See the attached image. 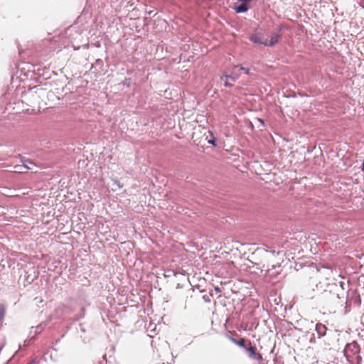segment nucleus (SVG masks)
<instances>
[{"label":"nucleus","instance_id":"f257e3e1","mask_svg":"<svg viewBox=\"0 0 364 364\" xmlns=\"http://www.w3.org/2000/svg\"><path fill=\"white\" fill-rule=\"evenodd\" d=\"M240 75V71L238 70V65L234 66L231 72V74L225 75L224 76V77L225 78V85L226 87H231L232 83L228 82V80H231L232 82H235L239 77Z\"/></svg>","mask_w":364,"mask_h":364},{"label":"nucleus","instance_id":"f03ea898","mask_svg":"<svg viewBox=\"0 0 364 364\" xmlns=\"http://www.w3.org/2000/svg\"><path fill=\"white\" fill-rule=\"evenodd\" d=\"M277 29L278 32L274 33L269 41L266 39L265 46H273L279 41L281 35L279 33L282 30V26H279Z\"/></svg>","mask_w":364,"mask_h":364},{"label":"nucleus","instance_id":"7ed1b4c3","mask_svg":"<svg viewBox=\"0 0 364 364\" xmlns=\"http://www.w3.org/2000/svg\"><path fill=\"white\" fill-rule=\"evenodd\" d=\"M247 351L249 352V357L252 359H255L256 360H261L262 359V356L260 353L256 352V348L250 346L247 348Z\"/></svg>","mask_w":364,"mask_h":364},{"label":"nucleus","instance_id":"20e7f679","mask_svg":"<svg viewBox=\"0 0 364 364\" xmlns=\"http://www.w3.org/2000/svg\"><path fill=\"white\" fill-rule=\"evenodd\" d=\"M315 330L318 335V338H320L326 335L327 328L323 324L319 323L316 324Z\"/></svg>","mask_w":364,"mask_h":364},{"label":"nucleus","instance_id":"39448f33","mask_svg":"<svg viewBox=\"0 0 364 364\" xmlns=\"http://www.w3.org/2000/svg\"><path fill=\"white\" fill-rule=\"evenodd\" d=\"M250 40L255 43L262 44L265 46L266 39H264L262 36L259 33L252 35L250 38Z\"/></svg>","mask_w":364,"mask_h":364},{"label":"nucleus","instance_id":"423d86ee","mask_svg":"<svg viewBox=\"0 0 364 364\" xmlns=\"http://www.w3.org/2000/svg\"><path fill=\"white\" fill-rule=\"evenodd\" d=\"M235 9L237 13H244L248 10V7L246 2L242 1V4L235 7Z\"/></svg>","mask_w":364,"mask_h":364},{"label":"nucleus","instance_id":"0eeeda50","mask_svg":"<svg viewBox=\"0 0 364 364\" xmlns=\"http://www.w3.org/2000/svg\"><path fill=\"white\" fill-rule=\"evenodd\" d=\"M230 339L233 343L239 346L240 347H242V348L245 347V341L244 338H242L240 341H237V340L235 339L234 338L230 337Z\"/></svg>","mask_w":364,"mask_h":364},{"label":"nucleus","instance_id":"6e6552de","mask_svg":"<svg viewBox=\"0 0 364 364\" xmlns=\"http://www.w3.org/2000/svg\"><path fill=\"white\" fill-rule=\"evenodd\" d=\"M23 166L25 169H33V166H35V164L30 160H25L23 161Z\"/></svg>","mask_w":364,"mask_h":364},{"label":"nucleus","instance_id":"1a4fd4ad","mask_svg":"<svg viewBox=\"0 0 364 364\" xmlns=\"http://www.w3.org/2000/svg\"><path fill=\"white\" fill-rule=\"evenodd\" d=\"M14 171L18 173H23L24 171V166L23 165H16L14 166Z\"/></svg>","mask_w":364,"mask_h":364},{"label":"nucleus","instance_id":"9d476101","mask_svg":"<svg viewBox=\"0 0 364 364\" xmlns=\"http://www.w3.org/2000/svg\"><path fill=\"white\" fill-rule=\"evenodd\" d=\"M112 181L114 185H115L118 188H122L123 187V185L119 182V181L117 178H113Z\"/></svg>","mask_w":364,"mask_h":364},{"label":"nucleus","instance_id":"9b49d317","mask_svg":"<svg viewBox=\"0 0 364 364\" xmlns=\"http://www.w3.org/2000/svg\"><path fill=\"white\" fill-rule=\"evenodd\" d=\"M238 70L239 71H243L245 74H248L249 73V69H247L246 68H244L242 66H239L238 65Z\"/></svg>","mask_w":364,"mask_h":364},{"label":"nucleus","instance_id":"f8f14e48","mask_svg":"<svg viewBox=\"0 0 364 364\" xmlns=\"http://www.w3.org/2000/svg\"><path fill=\"white\" fill-rule=\"evenodd\" d=\"M5 315V309L4 308L0 309V321L4 319Z\"/></svg>","mask_w":364,"mask_h":364},{"label":"nucleus","instance_id":"ddd939ff","mask_svg":"<svg viewBox=\"0 0 364 364\" xmlns=\"http://www.w3.org/2000/svg\"><path fill=\"white\" fill-rule=\"evenodd\" d=\"M208 142L213 146H215V139L213 137L211 139H209Z\"/></svg>","mask_w":364,"mask_h":364},{"label":"nucleus","instance_id":"4468645a","mask_svg":"<svg viewBox=\"0 0 364 364\" xmlns=\"http://www.w3.org/2000/svg\"><path fill=\"white\" fill-rule=\"evenodd\" d=\"M36 333H37L38 330L41 331L42 328L40 326H38L36 327Z\"/></svg>","mask_w":364,"mask_h":364},{"label":"nucleus","instance_id":"2eb2a0df","mask_svg":"<svg viewBox=\"0 0 364 364\" xmlns=\"http://www.w3.org/2000/svg\"><path fill=\"white\" fill-rule=\"evenodd\" d=\"M215 291L216 292H220V288H219V287H215Z\"/></svg>","mask_w":364,"mask_h":364},{"label":"nucleus","instance_id":"dca6fc26","mask_svg":"<svg viewBox=\"0 0 364 364\" xmlns=\"http://www.w3.org/2000/svg\"><path fill=\"white\" fill-rule=\"evenodd\" d=\"M240 1H245L246 2L247 4L250 2L252 0H239Z\"/></svg>","mask_w":364,"mask_h":364},{"label":"nucleus","instance_id":"f3484780","mask_svg":"<svg viewBox=\"0 0 364 364\" xmlns=\"http://www.w3.org/2000/svg\"><path fill=\"white\" fill-rule=\"evenodd\" d=\"M36 360H33L28 364H36Z\"/></svg>","mask_w":364,"mask_h":364},{"label":"nucleus","instance_id":"a211bd4d","mask_svg":"<svg viewBox=\"0 0 364 364\" xmlns=\"http://www.w3.org/2000/svg\"><path fill=\"white\" fill-rule=\"evenodd\" d=\"M349 348H350V346H346V349H345L346 353L347 352V350H348V349Z\"/></svg>","mask_w":364,"mask_h":364},{"label":"nucleus","instance_id":"6ab92c4d","mask_svg":"<svg viewBox=\"0 0 364 364\" xmlns=\"http://www.w3.org/2000/svg\"><path fill=\"white\" fill-rule=\"evenodd\" d=\"M363 170H364V161H363Z\"/></svg>","mask_w":364,"mask_h":364},{"label":"nucleus","instance_id":"aec40b11","mask_svg":"<svg viewBox=\"0 0 364 364\" xmlns=\"http://www.w3.org/2000/svg\"><path fill=\"white\" fill-rule=\"evenodd\" d=\"M336 297L338 299L339 298L338 294H336Z\"/></svg>","mask_w":364,"mask_h":364}]
</instances>
